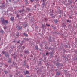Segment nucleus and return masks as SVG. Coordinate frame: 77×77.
<instances>
[{
    "instance_id": "1",
    "label": "nucleus",
    "mask_w": 77,
    "mask_h": 77,
    "mask_svg": "<svg viewBox=\"0 0 77 77\" xmlns=\"http://www.w3.org/2000/svg\"><path fill=\"white\" fill-rule=\"evenodd\" d=\"M1 22H2V24L4 25H6L8 24V21L6 20L5 19L1 20Z\"/></svg>"
},
{
    "instance_id": "2",
    "label": "nucleus",
    "mask_w": 77,
    "mask_h": 77,
    "mask_svg": "<svg viewBox=\"0 0 77 77\" xmlns=\"http://www.w3.org/2000/svg\"><path fill=\"white\" fill-rule=\"evenodd\" d=\"M2 53L4 54H5L6 57H9V54H8V53H5L4 51H2Z\"/></svg>"
},
{
    "instance_id": "3",
    "label": "nucleus",
    "mask_w": 77,
    "mask_h": 77,
    "mask_svg": "<svg viewBox=\"0 0 77 77\" xmlns=\"http://www.w3.org/2000/svg\"><path fill=\"white\" fill-rule=\"evenodd\" d=\"M50 15V16H53L51 17V18H55V16L54 15H53V14H51Z\"/></svg>"
},
{
    "instance_id": "4",
    "label": "nucleus",
    "mask_w": 77,
    "mask_h": 77,
    "mask_svg": "<svg viewBox=\"0 0 77 77\" xmlns=\"http://www.w3.org/2000/svg\"><path fill=\"white\" fill-rule=\"evenodd\" d=\"M29 73V71H28L26 70V73H24V74L25 75H26V74H28Z\"/></svg>"
},
{
    "instance_id": "5",
    "label": "nucleus",
    "mask_w": 77,
    "mask_h": 77,
    "mask_svg": "<svg viewBox=\"0 0 77 77\" xmlns=\"http://www.w3.org/2000/svg\"><path fill=\"white\" fill-rule=\"evenodd\" d=\"M35 50H39V48H38V46L36 45L35 47Z\"/></svg>"
},
{
    "instance_id": "6",
    "label": "nucleus",
    "mask_w": 77,
    "mask_h": 77,
    "mask_svg": "<svg viewBox=\"0 0 77 77\" xmlns=\"http://www.w3.org/2000/svg\"><path fill=\"white\" fill-rule=\"evenodd\" d=\"M10 19L12 21H14V17H11L10 18Z\"/></svg>"
},
{
    "instance_id": "7",
    "label": "nucleus",
    "mask_w": 77,
    "mask_h": 77,
    "mask_svg": "<svg viewBox=\"0 0 77 77\" xmlns=\"http://www.w3.org/2000/svg\"><path fill=\"white\" fill-rule=\"evenodd\" d=\"M24 9H23L22 10L19 11V12L20 13H21V12H24Z\"/></svg>"
},
{
    "instance_id": "8",
    "label": "nucleus",
    "mask_w": 77,
    "mask_h": 77,
    "mask_svg": "<svg viewBox=\"0 0 77 77\" xmlns=\"http://www.w3.org/2000/svg\"><path fill=\"white\" fill-rule=\"evenodd\" d=\"M22 28V27H21V26H19L18 30H20Z\"/></svg>"
},
{
    "instance_id": "9",
    "label": "nucleus",
    "mask_w": 77,
    "mask_h": 77,
    "mask_svg": "<svg viewBox=\"0 0 77 77\" xmlns=\"http://www.w3.org/2000/svg\"><path fill=\"white\" fill-rule=\"evenodd\" d=\"M54 21H55V23H58V20L57 19L55 20Z\"/></svg>"
},
{
    "instance_id": "10",
    "label": "nucleus",
    "mask_w": 77,
    "mask_h": 77,
    "mask_svg": "<svg viewBox=\"0 0 77 77\" xmlns=\"http://www.w3.org/2000/svg\"><path fill=\"white\" fill-rule=\"evenodd\" d=\"M23 34L25 36L28 37V35H27V34H25V33H23Z\"/></svg>"
},
{
    "instance_id": "11",
    "label": "nucleus",
    "mask_w": 77,
    "mask_h": 77,
    "mask_svg": "<svg viewBox=\"0 0 77 77\" xmlns=\"http://www.w3.org/2000/svg\"><path fill=\"white\" fill-rule=\"evenodd\" d=\"M67 22L68 23H71V20H67Z\"/></svg>"
},
{
    "instance_id": "12",
    "label": "nucleus",
    "mask_w": 77,
    "mask_h": 77,
    "mask_svg": "<svg viewBox=\"0 0 77 77\" xmlns=\"http://www.w3.org/2000/svg\"><path fill=\"white\" fill-rule=\"evenodd\" d=\"M9 60H8V62H9V63H11L12 62H11V59H9Z\"/></svg>"
},
{
    "instance_id": "13",
    "label": "nucleus",
    "mask_w": 77,
    "mask_h": 77,
    "mask_svg": "<svg viewBox=\"0 0 77 77\" xmlns=\"http://www.w3.org/2000/svg\"><path fill=\"white\" fill-rule=\"evenodd\" d=\"M26 4L28 3V0H25Z\"/></svg>"
},
{
    "instance_id": "14",
    "label": "nucleus",
    "mask_w": 77,
    "mask_h": 77,
    "mask_svg": "<svg viewBox=\"0 0 77 77\" xmlns=\"http://www.w3.org/2000/svg\"><path fill=\"white\" fill-rule=\"evenodd\" d=\"M56 75H60V73L57 72L56 73Z\"/></svg>"
},
{
    "instance_id": "15",
    "label": "nucleus",
    "mask_w": 77,
    "mask_h": 77,
    "mask_svg": "<svg viewBox=\"0 0 77 77\" xmlns=\"http://www.w3.org/2000/svg\"><path fill=\"white\" fill-rule=\"evenodd\" d=\"M16 17L17 18H19L20 17V15L19 14H17Z\"/></svg>"
},
{
    "instance_id": "16",
    "label": "nucleus",
    "mask_w": 77,
    "mask_h": 77,
    "mask_svg": "<svg viewBox=\"0 0 77 77\" xmlns=\"http://www.w3.org/2000/svg\"><path fill=\"white\" fill-rule=\"evenodd\" d=\"M4 28L5 29V30H6V29H7V26H5L4 27Z\"/></svg>"
},
{
    "instance_id": "17",
    "label": "nucleus",
    "mask_w": 77,
    "mask_h": 77,
    "mask_svg": "<svg viewBox=\"0 0 77 77\" xmlns=\"http://www.w3.org/2000/svg\"><path fill=\"white\" fill-rule=\"evenodd\" d=\"M5 74H8V71H5L4 72Z\"/></svg>"
},
{
    "instance_id": "18",
    "label": "nucleus",
    "mask_w": 77,
    "mask_h": 77,
    "mask_svg": "<svg viewBox=\"0 0 77 77\" xmlns=\"http://www.w3.org/2000/svg\"><path fill=\"white\" fill-rule=\"evenodd\" d=\"M25 53H29V51L27 50L25 51Z\"/></svg>"
},
{
    "instance_id": "19",
    "label": "nucleus",
    "mask_w": 77,
    "mask_h": 77,
    "mask_svg": "<svg viewBox=\"0 0 77 77\" xmlns=\"http://www.w3.org/2000/svg\"><path fill=\"white\" fill-rule=\"evenodd\" d=\"M1 33H4V31H3V30H1Z\"/></svg>"
},
{
    "instance_id": "20",
    "label": "nucleus",
    "mask_w": 77,
    "mask_h": 77,
    "mask_svg": "<svg viewBox=\"0 0 77 77\" xmlns=\"http://www.w3.org/2000/svg\"><path fill=\"white\" fill-rule=\"evenodd\" d=\"M19 32H17V34L16 35L17 36H18V35H19Z\"/></svg>"
},
{
    "instance_id": "21",
    "label": "nucleus",
    "mask_w": 77,
    "mask_h": 77,
    "mask_svg": "<svg viewBox=\"0 0 77 77\" xmlns=\"http://www.w3.org/2000/svg\"><path fill=\"white\" fill-rule=\"evenodd\" d=\"M72 16H69V17L70 19H71V18H72Z\"/></svg>"
},
{
    "instance_id": "22",
    "label": "nucleus",
    "mask_w": 77,
    "mask_h": 77,
    "mask_svg": "<svg viewBox=\"0 0 77 77\" xmlns=\"http://www.w3.org/2000/svg\"><path fill=\"white\" fill-rule=\"evenodd\" d=\"M23 26H24L25 27H27V25L26 24L24 25Z\"/></svg>"
},
{
    "instance_id": "23",
    "label": "nucleus",
    "mask_w": 77,
    "mask_h": 77,
    "mask_svg": "<svg viewBox=\"0 0 77 77\" xmlns=\"http://www.w3.org/2000/svg\"><path fill=\"white\" fill-rule=\"evenodd\" d=\"M46 26H48V27H50V25H48L47 24H46Z\"/></svg>"
},
{
    "instance_id": "24",
    "label": "nucleus",
    "mask_w": 77,
    "mask_h": 77,
    "mask_svg": "<svg viewBox=\"0 0 77 77\" xmlns=\"http://www.w3.org/2000/svg\"><path fill=\"white\" fill-rule=\"evenodd\" d=\"M63 26L64 27H66V25L65 24H63Z\"/></svg>"
},
{
    "instance_id": "25",
    "label": "nucleus",
    "mask_w": 77,
    "mask_h": 77,
    "mask_svg": "<svg viewBox=\"0 0 77 77\" xmlns=\"http://www.w3.org/2000/svg\"><path fill=\"white\" fill-rule=\"evenodd\" d=\"M52 52H51V55H50V56H51V57H52V56H53V55L52 54Z\"/></svg>"
},
{
    "instance_id": "26",
    "label": "nucleus",
    "mask_w": 77,
    "mask_h": 77,
    "mask_svg": "<svg viewBox=\"0 0 77 77\" xmlns=\"http://www.w3.org/2000/svg\"><path fill=\"white\" fill-rule=\"evenodd\" d=\"M42 26L43 27H45V26L43 24L42 25Z\"/></svg>"
},
{
    "instance_id": "27",
    "label": "nucleus",
    "mask_w": 77,
    "mask_h": 77,
    "mask_svg": "<svg viewBox=\"0 0 77 77\" xmlns=\"http://www.w3.org/2000/svg\"><path fill=\"white\" fill-rule=\"evenodd\" d=\"M24 42H25V41H24V40H23L22 41V43H24Z\"/></svg>"
},
{
    "instance_id": "28",
    "label": "nucleus",
    "mask_w": 77,
    "mask_h": 77,
    "mask_svg": "<svg viewBox=\"0 0 77 77\" xmlns=\"http://www.w3.org/2000/svg\"><path fill=\"white\" fill-rule=\"evenodd\" d=\"M21 40H19L17 41V43H20V42Z\"/></svg>"
},
{
    "instance_id": "29",
    "label": "nucleus",
    "mask_w": 77,
    "mask_h": 77,
    "mask_svg": "<svg viewBox=\"0 0 77 77\" xmlns=\"http://www.w3.org/2000/svg\"><path fill=\"white\" fill-rule=\"evenodd\" d=\"M12 77V75H10V77Z\"/></svg>"
},
{
    "instance_id": "30",
    "label": "nucleus",
    "mask_w": 77,
    "mask_h": 77,
    "mask_svg": "<svg viewBox=\"0 0 77 77\" xmlns=\"http://www.w3.org/2000/svg\"><path fill=\"white\" fill-rule=\"evenodd\" d=\"M30 1L32 2L34 1V0H30Z\"/></svg>"
},
{
    "instance_id": "31",
    "label": "nucleus",
    "mask_w": 77,
    "mask_h": 77,
    "mask_svg": "<svg viewBox=\"0 0 77 77\" xmlns=\"http://www.w3.org/2000/svg\"><path fill=\"white\" fill-rule=\"evenodd\" d=\"M12 42H15V40H14Z\"/></svg>"
},
{
    "instance_id": "32",
    "label": "nucleus",
    "mask_w": 77,
    "mask_h": 77,
    "mask_svg": "<svg viewBox=\"0 0 77 77\" xmlns=\"http://www.w3.org/2000/svg\"><path fill=\"white\" fill-rule=\"evenodd\" d=\"M14 59H15L16 58V57L15 56V55H14Z\"/></svg>"
},
{
    "instance_id": "33",
    "label": "nucleus",
    "mask_w": 77,
    "mask_h": 77,
    "mask_svg": "<svg viewBox=\"0 0 77 77\" xmlns=\"http://www.w3.org/2000/svg\"><path fill=\"white\" fill-rule=\"evenodd\" d=\"M15 63V62H14V61L13 62V65H14V63Z\"/></svg>"
},
{
    "instance_id": "34",
    "label": "nucleus",
    "mask_w": 77,
    "mask_h": 77,
    "mask_svg": "<svg viewBox=\"0 0 77 77\" xmlns=\"http://www.w3.org/2000/svg\"><path fill=\"white\" fill-rule=\"evenodd\" d=\"M24 48H25V47H24V46H23V49H24Z\"/></svg>"
},
{
    "instance_id": "35",
    "label": "nucleus",
    "mask_w": 77,
    "mask_h": 77,
    "mask_svg": "<svg viewBox=\"0 0 77 77\" xmlns=\"http://www.w3.org/2000/svg\"><path fill=\"white\" fill-rule=\"evenodd\" d=\"M42 1H43V2L44 3H45L44 0H43Z\"/></svg>"
},
{
    "instance_id": "36",
    "label": "nucleus",
    "mask_w": 77,
    "mask_h": 77,
    "mask_svg": "<svg viewBox=\"0 0 77 77\" xmlns=\"http://www.w3.org/2000/svg\"><path fill=\"white\" fill-rule=\"evenodd\" d=\"M34 7H35V8H36V5H35V6H34Z\"/></svg>"
},
{
    "instance_id": "37",
    "label": "nucleus",
    "mask_w": 77,
    "mask_h": 77,
    "mask_svg": "<svg viewBox=\"0 0 77 77\" xmlns=\"http://www.w3.org/2000/svg\"><path fill=\"white\" fill-rule=\"evenodd\" d=\"M24 39L26 40V38H24Z\"/></svg>"
},
{
    "instance_id": "38",
    "label": "nucleus",
    "mask_w": 77,
    "mask_h": 77,
    "mask_svg": "<svg viewBox=\"0 0 77 77\" xmlns=\"http://www.w3.org/2000/svg\"><path fill=\"white\" fill-rule=\"evenodd\" d=\"M27 68H29V66L27 65Z\"/></svg>"
},
{
    "instance_id": "39",
    "label": "nucleus",
    "mask_w": 77,
    "mask_h": 77,
    "mask_svg": "<svg viewBox=\"0 0 77 77\" xmlns=\"http://www.w3.org/2000/svg\"><path fill=\"white\" fill-rule=\"evenodd\" d=\"M43 5H45V4L44 3L43 4Z\"/></svg>"
},
{
    "instance_id": "40",
    "label": "nucleus",
    "mask_w": 77,
    "mask_h": 77,
    "mask_svg": "<svg viewBox=\"0 0 77 77\" xmlns=\"http://www.w3.org/2000/svg\"><path fill=\"white\" fill-rule=\"evenodd\" d=\"M59 17H61V16L60 15H59Z\"/></svg>"
},
{
    "instance_id": "41",
    "label": "nucleus",
    "mask_w": 77,
    "mask_h": 77,
    "mask_svg": "<svg viewBox=\"0 0 77 77\" xmlns=\"http://www.w3.org/2000/svg\"><path fill=\"white\" fill-rule=\"evenodd\" d=\"M46 55H47L48 54V53L47 52L46 54Z\"/></svg>"
},
{
    "instance_id": "42",
    "label": "nucleus",
    "mask_w": 77,
    "mask_h": 77,
    "mask_svg": "<svg viewBox=\"0 0 77 77\" xmlns=\"http://www.w3.org/2000/svg\"><path fill=\"white\" fill-rule=\"evenodd\" d=\"M26 40H27V41H28V40H29V39H26Z\"/></svg>"
},
{
    "instance_id": "43",
    "label": "nucleus",
    "mask_w": 77,
    "mask_h": 77,
    "mask_svg": "<svg viewBox=\"0 0 77 77\" xmlns=\"http://www.w3.org/2000/svg\"><path fill=\"white\" fill-rule=\"evenodd\" d=\"M22 16H23V14H22Z\"/></svg>"
},
{
    "instance_id": "44",
    "label": "nucleus",
    "mask_w": 77,
    "mask_h": 77,
    "mask_svg": "<svg viewBox=\"0 0 77 77\" xmlns=\"http://www.w3.org/2000/svg\"><path fill=\"white\" fill-rule=\"evenodd\" d=\"M10 53H11V52H10Z\"/></svg>"
},
{
    "instance_id": "45",
    "label": "nucleus",
    "mask_w": 77,
    "mask_h": 77,
    "mask_svg": "<svg viewBox=\"0 0 77 77\" xmlns=\"http://www.w3.org/2000/svg\"><path fill=\"white\" fill-rule=\"evenodd\" d=\"M0 56H1V54H0Z\"/></svg>"
},
{
    "instance_id": "46",
    "label": "nucleus",
    "mask_w": 77,
    "mask_h": 77,
    "mask_svg": "<svg viewBox=\"0 0 77 77\" xmlns=\"http://www.w3.org/2000/svg\"><path fill=\"white\" fill-rule=\"evenodd\" d=\"M9 0V1H11V0Z\"/></svg>"
},
{
    "instance_id": "47",
    "label": "nucleus",
    "mask_w": 77,
    "mask_h": 77,
    "mask_svg": "<svg viewBox=\"0 0 77 77\" xmlns=\"http://www.w3.org/2000/svg\"><path fill=\"white\" fill-rule=\"evenodd\" d=\"M53 10H52V12H53Z\"/></svg>"
}]
</instances>
